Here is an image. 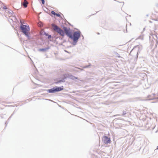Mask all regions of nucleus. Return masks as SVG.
Listing matches in <instances>:
<instances>
[{"label":"nucleus","mask_w":158,"mask_h":158,"mask_svg":"<svg viewBox=\"0 0 158 158\" xmlns=\"http://www.w3.org/2000/svg\"><path fill=\"white\" fill-rule=\"evenodd\" d=\"M42 1V3L43 4H44L45 3V0H41Z\"/></svg>","instance_id":"nucleus-20"},{"label":"nucleus","mask_w":158,"mask_h":158,"mask_svg":"<svg viewBox=\"0 0 158 158\" xmlns=\"http://www.w3.org/2000/svg\"><path fill=\"white\" fill-rule=\"evenodd\" d=\"M3 9H5V10H6V9H7V8L6 7V6H4L3 7Z\"/></svg>","instance_id":"nucleus-21"},{"label":"nucleus","mask_w":158,"mask_h":158,"mask_svg":"<svg viewBox=\"0 0 158 158\" xmlns=\"http://www.w3.org/2000/svg\"><path fill=\"white\" fill-rule=\"evenodd\" d=\"M91 66V64H89V65H86V66H84L83 67V69H85V68H89L90 67V66Z\"/></svg>","instance_id":"nucleus-14"},{"label":"nucleus","mask_w":158,"mask_h":158,"mask_svg":"<svg viewBox=\"0 0 158 158\" xmlns=\"http://www.w3.org/2000/svg\"><path fill=\"white\" fill-rule=\"evenodd\" d=\"M20 28L21 31L27 38L28 40H30L32 39V37L30 35V33L28 32L30 30V27L28 25L21 24Z\"/></svg>","instance_id":"nucleus-2"},{"label":"nucleus","mask_w":158,"mask_h":158,"mask_svg":"<svg viewBox=\"0 0 158 158\" xmlns=\"http://www.w3.org/2000/svg\"><path fill=\"white\" fill-rule=\"evenodd\" d=\"M51 14L52 15H56V13L54 11H52L51 12Z\"/></svg>","instance_id":"nucleus-18"},{"label":"nucleus","mask_w":158,"mask_h":158,"mask_svg":"<svg viewBox=\"0 0 158 158\" xmlns=\"http://www.w3.org/2000/svg\"><path fill=\"white\" fill-rule=\"evenodd\" d=\"M157 149H158V146L157 147Z\"/></svg>","instance_id":"nucleus-27"},{"label":"nucleus","mask_w":158,"mask_h":158,"mask_svg":"<svg viewBox=\"0 0 158 158\" xmlns=\"http://www.w3.org/2000/svg\"><path fill=\"white\" fill-rule=\"evenodd\" d=\"M44 35L48 36V39H50L52 38V35H49L48 33H47L45 31H44L43 32Z\"/></svg>","instance_id":"nucleus-12"},{"label":"nucleus","mask_w":158,"mask_h":158,"mask_svg":"<svg viewBox=\"0 0 158 158\" xmlns=\"http://www.w3.org/2000/svg\"><path fill=\"white\" fill-rule=\"evenodd\" d=\"M51 26L54 31L57 32L60 36H62V37H56V39H59L60 40H63L64 37L65 35L64 31L54 23H52L51 25Z\"/></svg>","instance_id":"nucleus-1"},{"label":"nucleus","mask_w":158,"mask_h":158,"mask_svg":"<svg viewBox=\"0 0 158 158\" xmlns=\"http://www.w3.org/2000/svg\"><path fill=\"white\" fill-rule=\"evenodd\" d=\"M64 33L68 37H69L70 39L71 38L73 34L70 28H69V29L66 32H64Z\"/></svg>","instance_id":"nucleus-7"},{"label":"nucleus","mask_w":158,"mask_h":158,"mask_svg":"<svg viewBox=\"0 0 158 158\" xmlns=\"http://www.w3.org/2000/svg\"><path fill=\"white\" fill-rule=\"evenodd\" d=\"M142 46L141 45H138L135 46L133 49L131 50V52L133 50H135L136 49H137V56L138 57V53L140 52V51L142 49Z\"/></svg>","instance_id":"nucleus-5"},{"label":"nucleus","mask_w":158,"mask_h":158,"mask_svg":"<svg viewBox=\"0 0 158 158\" xmlns=\"http://www.w3.org/2000/svg\"><path fill=\"white\" fill-rule=\"evenodd\" d=\"M156 6L157 7H158V4H156Z\"/></svg>","instance_id":"nucleus-25"},{"label":"nucleus","mask_w":158,"mask_h":158,"mask_svg":"<svg viewBox=\"0 0 158 158\" xmlns=\"http://www.w3.org/2000/svg\"><path fill=\"white\" fill-rule=\"evenodd\" d=\"M49 40L51 41H52V40Z\"/></svg>","instance_id":"nucleus-30"},{"label":"nucleus","mask_w":158,"mask_h":158,"mask_svg":"<svg viewBox=\"0 0 158 158\" xmlns=\"http://www.w3.org/2000/svg\"><path fill=\"white\" fill-rule=\"evenodd\" d=\"M66 42V40H63V41L61 43H59V45H62V44Z\"/></svg>","instance_id":"nucleus-16"},{"label":"nucleus","mask_w":158,"mask_h":158,"mask_svg":"<svg viewBox=\"0 0 158 158\" xmlns=\"http://www.w3.org/2000/svg\"><path fill=\"white\" fill-rule=\"evenodd\" d=\"M64 89V88L63 86L60 87H58L56 86L53 88L48 89L47 90L48 92L50 93H53L56 92H60Z\"/></svg>","instance_id":"nucleus-4"},{"label":"nucleus","mask_w":158,"mask_h":158,"mask_svg":"<svg viewBox=\"0 0 158 158\" xmlns=\"http://www.w3.org/2000/svg\"><path fill=\"white\" fill-rule=\"evenodd\" d=\"M11 12L10 11H8V14L11 15H12V13L13 12V11L12 10H11Z\"/></svg>","instance_id":"nucleus-19"},{"label":"nucleus","mask_w":158,"mask_h":158,"mask_svg":"<svg viewBox=\"0 0 158 158\" xmlns=\"http://www.w3.org/2000/svg\"><path fill=\"white\" fill-rule=\"evenodd\" d=\"M102 140L103 143L105 144L110 143L111 142L110 138L106 136H103Z\"/></svg>","instance_id":"nucleus-6"},{"label":"nucleus","mask_w":158,"mask_h":158,"mask_svg":"<svg viewBox=\"0 0 158 158\" xmlns=\"http://www.w3.org/2000/svg\"><path fill=\"white\" fill-rule=\"evenodd\" d=\"M12 114L9 118H8V120H9V119H10V118H11V117L12 116Z\"/></svg>","instance_id":"nucleus-23"},{"label":"nucleus","mask_w":158,"mask_h":158,"mask_svg":"<svg viewBox=\"0 0 158 158\" xmlns=\"http://www.w3.org/2000/svg\"><path fill=\"white\" fill-rule=\"evenodd\" d=\"M50 49V47L48 46L47 47L44 48H40L39 49V51L40 52H45L48 51V50Z\"/></svg>","instance_id":"nucleus-8"},{"label":"nucleus","mask_w":158,"mask_h":158,"mask_svg":"<svg viewBox=\"0 0 158 158\" xmlns=\"http://www.w3.org/2000/svg\"><path fill=\"white\" fill-rule=\"evenodd\" d=\"M83 69H81V70H82Z\"/></svg>","instance_id":"nucleus-31"},{"label":"nucleus","mask_w":158,"mask_h":158,"mask_svg":"<svg viewBox=\"0 0 158 158\" xmlns=\"http://www.w3.org/2000/svg\"><path fill=\"white\" fill-rule=\"evenodd\" d=\"M6 123H7V122H6V123H5V124H6Z\"/></svg>","instance_id":"nucleus-28"},{"label":"nucleus","mask_w":158,"mask_h":158,"mask_svg":"<svg viewBox=\"0 0 158 158\" xmlns=\"http://www.w3.org/2000/svg\"><path fill=\"white\" fill-rule=\"evenodd\" d=\"M66 77H68L69 78L73 80H74L75 79H77L78 78L77 77L71 74H68V76Z\"/></svg>","instance_id":"nucleus-10"},{"label":"nucleus","mask_w":158,"mask_h":158,"mask_svg":"<svg viewBox=\"0 0 158 158\" xmlns=\"http://www.w3.org/2000/svg\"><path fill=\"white\" fill-rule=\"evenodd\" d=\"M27 4H28V2L26 0H24L23 2H22V5L23 6L24 8H26L27 7Z\"/></svg>","instance_id":"nucleus-11"},{"label":"nucleus","mask_w":158,"mask_h":158,"mask_svg":"<svg viewBox=\"0 0 158 158\" xmlns=\"http://www.w3.org/2000/svg\"><path fill=\"white\" fill-rule=\"evenodd\" d=\"M82 39H84V37H83V35H82Z\"/></svg>","instance_id":"nucleus-24"},{"label":"nucleus","mask_w":158,"mask_h":158,"mask_svg":"<svg viewBox=\"0 0 158 158\" xmlns=\"http://www.w3.org/2000/svg\"><path fill=\"white\" fill-rule=\"evenodd\" d=\"M116 2H120L118 1H116Z\"/></svg>","instance_id":"nucleus-29"},{"label":"nucleus","mask_w":158,"mask_h":158,"mask_svg":"<svg viewBox=\"0 0 158 158\" xmlns=\"http://www.w3.org/2000/svg\"><path fill=\"white\" fill-rule=\"evenodd\" d=\"M81 31H75L73 32L71 38L73 40V42L72 43V44L73 45H76L77 43L81 36Z\"/></svg>","instance_id":"nucleus-3"},{"label":"nucleus","mask_w":158,"mask_h":158,"mask_svg":"<svg viewBox=\"0 0 158 158\" xmlns=\"http://www.w3.org/2000/svg\"><path fill=\"white\" fill-rule=\"evenodd\" d=\"M66 77L65 76V75L64 76V77L63 78L61 79H60L59 80H58L56 82V84L59 83L60 82H65V79L66 78Z\"/></svg>","instance_id":"nucleus-9"},{"label":"nucleus","mask_w":158,"mask_h":158,"mask_svg":"<svg viewBox=\"0 0 158 158\" xmlns=\"http://www.w3.org/2000/svg\"><path fill=\"white\" fill-rule=\"evenodd\" d=\"M122 3H123V5H124V2H122Z\"/></svg>","instance_id":"nucleus-26"},{"label":"nucleus","mask_w":158,"mask_h":158,"mask_svg":"<svg viewBox=\"0 0 158 158\" xmlns=\"http://www.w3.org/2000/svg\"><path fill=\"white\" fill-rule=\"evenodd\" d=\"M56 15L58 17H60V18L61 17V16L59 14V13H56Z\"/></svg>","instance_id":"nucleus-17"},{"label":"nucleus","mask_w":158,"mask_h":158,"mask_svg":"<svg viewBox=\"0 0 158 158\" xmlns=\"http://www.w3.org/2000/svg\"><path fill=\"white\" fill-rule=\"evenodd\" d=\"M64 30L65 31V32H66L67 31H68L69 28L68 29L66 27H64Z\"/></svg>","instance_id":"nucleus-15"},{"label":"nucleus","mask_w":158,"mask_h":158,"mask_svg":"<svg viewBox=\"0 0 158 158\" xmlns=\"http://www.w3.org/2000/svg\"><path fill=\"white\" fill-rule=\"evenodd\" d=\"M65 22H67L69 24V22H68L67 21L66 19H65Z\"/></svg>","instance_id":"nucleus-22"},{"label":"nucleus","mask_w":158,"mask_h":158,"mask_svg":"<svg viewBox=\"0 0 158 158\" xmlns=\"http://www.w3.org/2000/svg\"><path fill=\"white\" fill-rule=\"evenodd\" d=\"M126 113L125 111H123V113L121 114V115H120V114H117V115H116L117 116H124V115L126 114Z\"/></svg>","instance_id":"nucleus-13"}]
</instances>
